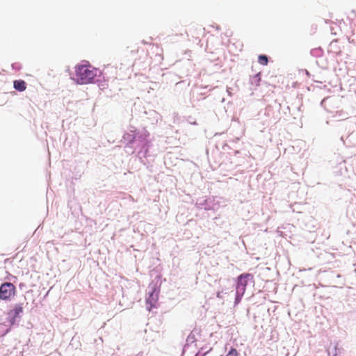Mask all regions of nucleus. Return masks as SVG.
Here are the masks:
<instances>
[{"label":"nucleus","instance_id":"2","mask_svg":"<svg viewBox=\"0 0 356 356\" xmlns=\"http://www.w3.org/2000/svg\"><path fill=\"white\" fill-rule=\"evenodd\" d=\"M136 139H134V146L133 148L139 149L138 152V157L141 163L145 164L143 159H147L149 156V148L151 143L148 139L149 133L145 129H136L135 131Z\"/></svg>","mask_w":356,"mask_h":356},{"label":"nucleus","instance_id":"12","mask_svg":"<svg viewBox=\"0 0 356 356\" xmlns=\"http://www.w3.org/2000/svg\"><path fill=\"white\" fill-rule=\"evenodd\" d=\"M269 62V57L266 54H260L258 56V63L262 65H267Z\"/></svg>","mask_w":356,"mask_h":356},{"label":"nucleus","instance_id":"27","mask_svg":"<svg viewBox=\"0 0 356 356\" xmlns=\"http://www.w3.org/2000/svg\"><path fill=\"white\" fill-rule=\"evenodd\" d=\"M333 356H337V355H333Z\"/></svg>","mask_w":356,"mask_h":356},{"label":"nucleus","instance_id":"3","mask_svg":"<svg viewBox=\"0 0 356 356\" xmlns=\"http://www.w3.org/2000/svg\"><path fill=\"white\" fill-rule=\"evenodd\" d=\"M249 282L254 283V276L251 273H243L240 274L235 280V299L234 305L239 304L246 291Z\"/></svg>","mask_w":356,"mask_h":356},{"label":"nucleus","instance_id":"20","mask_svg":"<svg viewBox=\"0 0 356 356\" xmlns=\"http://www.w3.org/2000/svg\"><path fill=\"white\" fill-rule=\"evenodd\" d=\"M10 328H9V329H7V330L5 331V332L3 333V336H5L7 333H8V332H9V331H10Z\"/></svg>","mask_w":356,"mask_h":356},{"label":"nucleus","instance_id":"21","mask_svg":"<svg viewBox=\"0 0 356 356\" xmlns=\"http://www.w3.org/2000/svg\"><path fill=\"white\" fill-rule=\"evenodd\" d=\"M233 152L235 155H236L237 154H239L240 152L238 150H233Z\"/></svg>","mask_w":356,"mask_h":356},{"label":"nucleus","instance_id":"11","mask_svg":"<svg viewBox=\"0 0 356 356\" xmlns=\"http://www.w3.org/2000/svg\"><path fill=\"white\" fill-rule=\"evenodd\" d=\"M260 81H261V74L260 73H257L250 78V82L252 85H254V86H257L259 85Z\"/></svg>","mask_w":356,"mask_h":356},{"label":"nucleus","instance_id":"24","mask_svg":"<svg viewBox=\"0 0 356 356\" xmlns=\"http://www.w3.org/2000/svg\"><path fill=\"white\" fill-rule=\"evenodd\" d=\"M215 27L216 28V29H217V30H220V27H219V26H218V25L216 24V26H215Z\"/></svg>","mask_w":356,"mask_h":356},{"label":"nucleus","instance_id":"1","mask_svg":"<svg viewBox=\"0 0 356 356\" xmlns=\"http://www.w3.org/2000/svg\"><path fill=\"white\" fill-rule=\"evenodd\" d=\"M75 75L79 84L98 83L99 86H104L102 83V72L92 67L88 61L83 60L75 66Z\"/></svg>","mask_w":356,"mask_h":356},{"label":"nucleus","instance_id":"9","mask_svg":"<svg viewBox=\"0 0 356 356\" xmlns=\"http://www.w3.org/2000/svg\"><path fill=\"white\" fill-rule=\"evenodd\" d=\"M14 88L19 92H23L26 88V83L22 79H18L13 81Z\"/></svg>","mask_w":356,"mask_h":356},{"label":"nucleus","instance_id":"8","mask_svg":"<svg viewBox=\"0 0 356 356\" xmlns=\"http://www.w3.org/2000/svg\"><path fill=\"white\" fill-rule=\"evenodd\" d=\"M135 131L136 129L131 127L129 131L124 133L123 140L127 143V145L131 147L134 146V139H136Z\"/></svg>","mask_w":356,"mask_h":356},{"label":"nucleus","instance_id":"13","mask_svg":"<svg viewBox=\"0 0 356 356\" xmlns=\"http://www.w3.org/2000/svg\"><path fill=\"white\" fill-rule=\"evenodd\" d=\"M195 341H196V339H195V335L193 334H190L186 339V344L185 345V347L186 346H189V345L193 343Z\"/></svg>","mask_w":356,"mask_h":356},{"label":"nucleus","instance_id":"26","mask_svg":"<svg viewBox=\"0 0 356 356\" xmlns=\"http://www.w3.org/2000/svg\"><path fill=\"white\" fill-rule=\"evenodd\" d=\"M232 145H234L236 143L234 141H229Z\"/></svg>","mask_w":356,"mask_h":356},{"label":"nucleus","instance_id":"14","mask_svg":"<svg viewBox=\"0 0 356 356\" xmlns=\"http://www.w3.org/2000/svg\"><path fill=\"white\" fill-rule=\"evenodd\" d=\"M225 356H238V353L236 348L231 347Z\"/></svg>","mask_w":356,"mask_h":356},{"label":"nucleus","instance_id":"6","mask_svg":"<svg viewBox=\"0 0 356 356\" xmlns=\"http://www.w3.org/2000/svg\"><path fill=\"white\" fill-rule=\"evenodd\" d=\"M16 292L15 286L10 282H4L0 285V300H10Z\"/></svg>","mask_w":356,"mask_h":356},{"label":"nucleus","instance_id":"10","mask_svg":"<svg viewBox=\"0 0 356 356\" xmlns=\"http://www.w3.org/2000/svg\"><path fill=\"white\" fill-rule=\"evenodd\" d=\"M310 54L313 57L319 58L323 55V50L321 47L314 48L311 49Z\"/></svg>","mask_w":356,"mask_h":356},{"label":"nucleus","instance_id":"17","mask_svg":"<svg viewBox=\"0 0 356 356\" xmlns=\"http://www.w3.org/2000/svg\"><path fill=\"white\" fill-rule=\"evenodd\" d=\"M188 122L191 124H196V122L192 120L191 117H189Z\"/></svg>","mask_w":356,"mask_h":356},{"label":"nucleus","instance_id":"5","mask_svg":"<svg viewBox=\"0 0 356 356\" xmlns=\"http://www.w3.org/2000/svg\"><path fill=\"white\" fill-rule=\"evenodd\" d=\"M24 302L15 304L13 308L10 309L7 314V322L10 326L18 325L24 314V305L26 302V298L23 296Z\"/></svg>","mask_w":356,"mask_h":356},{"label":"nucleus","instance_id":"4","mask_svg":"<svg viewBox=\"0 0 356 356\" xmlns=\"http://www.w3.org/2000/svg\"><path fill=\"white\" fill-rule=\"evenodd\" d=\"M161 283L159 280L152 282L148 286V292L146 296L147 309L151 311L152 308L157 307L159 295L160 293Z\"/></svg>","mask_w":356,"mask_h":356},{"label":"nucleus","instance_id":"16","mask_svg":"<svg viewBox=\"0 0 356 356\" xmlns=\"http://www.w3.org/2000/svg\"><path fill=\"white\" fill-rule=\"evenodd\" d=\"M222 149L224 151H227V150L231 149V147H230L229 144H225V145H223Z\"/></svg>","mask_w":356,"mask_h":356},{"label":"nucleus","instance_id":"23","mask_svg":"<svg viewBox=\"0 0 356 356\" xmlns=\"http://www.w3.org/2000/svg\"><path fill=\"white\" fill-rule=\"evenodd\" d=\"M305 73L307 76H310V74L307 70H305Z\"/></svg>","mask_w":356,"mask_h":356},{"label":"nucleus","instance_id":"22","mask_svg":"<svg viewBox=\"0 0 356 356\" xmlns=\"http://www.w3.org/2000/svg\"><path fill=\"white\" fill-rule=\"evenodd\" d=\"M9 277H12L13 278H15L16 279V277L15 276H13L12 275L10 274H8V277L6 278V279H9Z\"/></svg>","mask_w":356,"mask_h":356},{"label":"nucleus","instance_id":"18","mask_svg":"<svg viewBox=\"0 0 356 356\" xmlns=\"http://www.w3.org/2000/svg\"><path fill=\"white\" fill-rule=\"evenodd\" d=\"M205 353L201 354L200 352H197L195 356H204Z\"/></svg>","mask_w":356,"mask_h":356},{"label":"nucleus","instance_id":"15","mask_svg":"<svg viewBox=\"0 0 356 356\" xmlns=\"http://www.w3.org/2000/svg\"><path fill=\"white\" fill-rule=\"evenodd\" d=\"M12 68L16 71H19L22 68V65L19 63H14L12 64Z\"/></svg>","mask_w":356,"mask_h":356},{"label":"nucleus","instance_id":"25","mask_svg":"<svg viewBox=\"0 0 356 356\" xmlns=\"http://www.w3.org/2000/svg\"><path fill=\"white\" fill-rule=\"evenodd\" d=\"M229 90H230V88H227V91L229 93V95H231V91H229Z\"/></svg>","mask_w":356,"mask_h":356},{"label":"nucleus","instance_id":"19","mask_svg":"<svg viewBox=\"0 0 356 356\" xmlns=\"http://www.w3.org/2000/svg\"><path fill=\"white\" fill-rule=\"evenodd\" d=\"M217 297H218V298H222L221 292H218V293H217Z\"/></svg>","mask_w":356,"mask_h":356},{"label":"nucleus","instance_id":"7","mask_svg":"<svg viewBox=\"0 0 356 356\" xmlns=\"http://www.w3.org/2000/svg\"><path fill=\"white\" fill-rule=\"evenodd\" d=\"M196 206L201 209L214 211L218 209V204L215 202L213 197H209L207 198H199L196 202Z\"/></svg>","mask_w":356,"mask_h":356}]
</instances>
